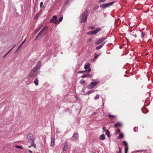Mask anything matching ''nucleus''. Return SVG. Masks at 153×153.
I'll return each mask as SVG.
<instances>
[{
	"label": "nucleus",
	"mask_w": 153,
	"mask_h": 153,
	"mask_svg": "<svg viewBox=\"0 0 153 153\" xmlns=\"http://www.w3.org/2000/svg\"><path fill=\"white\" fill-rule=\"evenodd\" d=\"M90 64L88 63L86 64L84 66V68L85 69H87L89 68L90 67Z\"/></svg>",
	"instance_id": "obj_13"
},
{
	"label": "nucleus",
	"mask_w": 153,
	"mask_h": 153,
	"mask_svg": "<svg viewBox=\"0 0 153 153\" xmlns=\"http://www.w3.org/2000/svg\"><path fill=\"white\" fill-rule=\"evenodd\" d=\"M15 147L16 148H19V149H22V147L21 146H15Z\"/></svg>",
	"instance_id": "obj_42"
},
{
	"label": "nucleus",
	"mask_w": 153,
	"mask_h": 153,
	"mask_svg": "<svg viewBox=\"0 0 153 153\" xmlns=\"http://www.w3.org/2000/svg\"><path fill=\"white\" fill-rule=\"evenodd\" d=\"M40 27H39V28H38L36 30V31L34 32V35H35L40 30Z\"/></svg>",
	"instance_id": "obj_31"
},
{
	"label": "nucleus",
	"mask_w": 153,
	"mask_h": 153,
	"mask_svg": "<svg viewBox=\"0 0 153 153\" xmlns=\"http://www.w3.org/2000/svg\"><path fill=\"white\" fill-rule=\"evenodd\" d=\"M104 43H103L102 44L99 45L97 47V48H101L104 45Z\"/></svg>",
	"instance_id": "obj_34"
},
{
	"label": "nucleus",
	"mask_w": 153,
	"mask_h": 153,
	"mask_svg": "<svg viewBox=\"0 0 153 153\" xmlns=\"http://www.w3.org/2000/svg\"><path fill=\"white\" fill-rule=\"evenodd\" d=\"M29 152H30L31 153H32V151H31V150H29Z\"/></svg>",
	"instance_id": "obj_48"
},
{
	"label": "nucleus",
	"mask_w": 153,
	"mask_h": 153,
	"mask_svg": "<svg viewBox=\"0 0 153 153\" xmlns=\"http://www.w3.org/2000/svg\"><path fill=\"white\" fill-rule=\"evenodd\" d=\"M28 141L30 142L34 141V139L33 137V135L31 134H29L27 136Z\"/></svg>",
	"instance_id": "obj_8"
},
{
	"label": "nucleus",
	"mask_w": 153,
	"mask_h": 153,
	"mask_svg": "<svg viewBox=\"0 0 153 153\" xmlns=\"http://www.w3.org/2000/svg\"><path fill=\"white\" fill-rule=\"evenodd\" d=\"M63 16H62V17L59 18L58 21L59 22V23L62 21V19H63Z\"/></svg>",
	"instance_id": "obj_37"
},
{
	"label": "nucleus",
	"mask_w": 153,
	"mask_h": 153,
	"mask_svg": "<svg viewBox=\"0 0 153 153\" xmlns=\"http://www.w3.org/2000/svg\"><path fill=\"white\" fill-rule=\"evenodd\" d=\"M100 48H96L97 49H100Z\"/></svg>",
	"instance_id": "obj_54"
},
{
	"label": "nucleus",
	"mask_w": 153,
	"mask_h": 153,
	"mask_svg": "<svg viewBox=\"0 0 153 153\" xmlns=\"http://www.w3.org/2000/svg\"><path fill=\"white\" fill-rule=\"evenodd\" d=\"M105 135L104 134H102L100 136V139L101 140H103L105 139Z\"/></svg>",
	"instance_id": "obj_18"
},
{
	"label": "nucleus",
	"mask_w": 153,
	"mask_h": 153,
	"mask_svg": "<svg viewBox=\"0 0 153 153\" xmlns=\"http://www.w3.org/2000/svg\"><path fill=\"white\" fill-rule=\"evenodd\" d=\"M48 29V28L47 27H44L35 38V40H37L42 38L44 35V33Z\"/></svg>",
	"instance_id": "obj_1"
},
{
	"label": "nucleus",
	"mask_w": 153,
	"mask_h": 153,
	"mask_svg": "<svg viewBox=\"0 0 153 153\" xmlns=\"http://www.w3.org/2000/svg\"><path fill=\"white\" fill-rule=\"evenodd\" d=\"M118 148L119 151L117 152L116 153H121L122 149L119 146H118Z\"/></svg>",
	"instance_id": "obj_29"
},
{
	"label": "nucleus",
	"mask_w": 153,
	"mask_h": 153,
	"mask_svg": "<svg viewBox=\"0 0 153 153\" xmlns=\"http://www.w3.org/2000/svg\"><path fill=\"white\" fill-rule=\"evenodd\" d=\"M108 117L111 119H112L115 117V116L112 115H108Z\"/></svg>",
	"instance_id": "obj_28"
},
{
	"label": "nucleus",
	"mask_w": 153,
	"mask_h": 153,
	"mask_svg": "<svg viewBox=\"0 0 153 153\" xmlns=\"http://www.w3.org/2000/svg\"><path fill=\"white\" fill-rule=\"evenodd\" d=\"M145 35V33L144 32H142L141 34V37H143Z\"/></svg>",
	"instance_id": "obj_41"
},
{
	"label": "nucleus",
	"mask_w": 153,
	"mask_h": 153,
	"mask_svg": "<svg viewBox=\"0 0 153 153\" xmlns=\"http://www.w3.org/2000/svg\"><path fill=\"white\" fill-rule=\"evenodd\" d=\"M41 12V11L40 10L39 12L36 14L35 19H37L39 16V15H40Z\"/></svg>",
	"instance_id": "obj_22"
},
{
	"label": "nucleus",
	"mask_w": 153,
	"mask_h": 153,
	"mask_svg": "<svg viewBox=\"0 0 153 153\" xmlns=\"http://www.w3.org/2000/svg\"><path fill=\"white\" fill-rule=\"evenodd\" d=\"M41 65V62L40 61H39L34 68L36 69V70H38L39 68V67H40Z\"/></svg>",
	"instance_id": "obj_10"
},
{
	"label": "nucleus",
	"mask_w": 153,
	"mask_h": 153,
	"mask_svg": "<svg viewBox=\"0 0 153 153\" xmlns=\"http://www.w3.org/2000/svg\"><path fill=\"white\" fill-rule=\"evenodd\" d=\"M43 4V2H41L40 3V7L41 8H42V6Z\"/></svg>",
	"instance_id": "obj_44"
},
{
	"label": "nucleus",
	"mask_w": 153,
	"mask_h": 153,
	"mask_svg": "<svg viewBox=\"0 0 153 153\" xmlns=\"http://www.w3.org/2000/svg\"><path fill=\"white\" fill-rule=\"evenodd\" d=\"M78 137V135L77 133H74L72 137L73 140H77Z\"/></svg>",
	"instance_id": "obj_9"
},
{
	"label": "nucleus",
	"mask_w": 153,
	"mask_h": 153,
	"mask_svg": "<svg viewBox=\"0 0 153 153\" xmlns=\"http://www.w3.org/2000/svg\"><path fill=\"white\" fill-rule=\"evenodd\" d=\"M102 128H103V130H104L105 131V130H106L105 128V127H103Z\"/></svg>",
	"instance_id": "obj_47"
},
{
	"label": "nucleus",
	"mask_w": 153,
	"mask_h": 153,
	"mask_svg": "<svg viewBox=\"0 0 153 153\" xmlns=\"http://www.w3.org/2000/svg\"><path fill=\"white\" fill-rule=\"evenodd\" d=\"M136 83H137V81L136 82Z\"/></svg>",
	"instance_id": "obj_55"
},
{
	"label": "nucleus",
	"mask_w": 153,
	"mask_h": 153,
	"mask_svg": "<svg viewBox=\"0 0 153 153\" xmlns=\"http://www.w3.org/2000/svg\"><path fill=\"white\" fill-rule=\"evenodd\" d=\"M123 134L121 133L119 134L118 138V139H121L123 137Z\"/></svg>",
	"instance_id": "obj_23"
},
{
	"label": "nucleus",
	"mask_w": 153,
	"mask_h": 153,
	"mask_svg": "<svg viewBox=\"0 0 153 153\" xmlns=\"http://www.w3.org/2000/svg\"><path fill=\"white\" fill-rule=\"evenodd\" d=\"M101 30V28H98L96 30L92 31H89L87 33V34L88 35H93L97 33Z\"/></svg>",
	"instance_id": "obj_5"
},
{
	"label": "nucleus",
	"mask_w": 153,
	"mask_h": 153,
	"mask_svg": "<svg viewBox=\"0 0 153 153\" xmlns=\"http://www.w3.org/2000/svg\"><path fill=\"white\" fill-rule=\"evenodd\" d=\"M99 83V82H92L88 86V88L90 89L92 88H94L96 85L98 84Z\"/></svg>",
	"instance_id": "obj_6"
},
{
	"label": "nucleus",
	"mask_w": 153,
	"mask_h": 153,
	"mask_svg": "<svg viewBox=\"0 0 153 153\" xmlns=\"http://www.w3.org/2000/svg\"><path fill=\"white\" fill-rule=\"evenodd\" d=\"M123 144L125 146V147L128 146V144L125 141H123Z\"/></svg>",
	"instance_id": "obj_32"
},
{
	"label": "nucleus",
	"mask_w": 153,
	"mask_h": 153,
	"mask_svg": "<svg viewBox=\"0 0 153 153\" xmlns=\"http://www.w3.org/2000/svg\"><path fill=\"white\" fill-rule=\"evenodd\" d=\"M105 134L108 137H109L110 136L109 131L108 130H105Z\"/></svg>",
	"instance_id": "obj_12"
},
{
	"label": "nucleus",
	"mask_w": 153,
	"mask_h": 153,
	"mask_svg": "<svg viewBox=\"0 0 153 153\" xmlns=\"http://www.w3.org/2000/svg\"><path fill=\"white\" fill-rule=\"evenodd\" d=\"M15 46H14L13 47V48H14Z\"/></svg>",
	"instance_id": "obj_56"
},
{
	"label": "nucleus",
	"mask_w": 153,
	"mask_h": 153,
	"mask_svg": "<svg viewBox=\"0 0 153 153\" xmlns=\"http://www.w3.org/2000/svg\"><path fill=\"white\" fill-rule=\"evenodd\" d=\"M121 126V124L120 123H117L114 125L115 127L116 128H118V127H120Z\"/></svg>",
	"instance_id": "obj_15"
},
{
	"label": "nucleus",
	"mask_w": 153,
	"mask_h": 153,
	"mask_svg": "<svg viewBox=\"0 0 153 153\" xmlns=\"http://www.w3.org/2000/svg\"><path fill=\"white\" fill-rule=\"evenodd\" d=\"M91 38H89L88 40V42H91Z\"/></svg>",
	"instance_id": "obj_45"
},
{
	"label": "nucleus",
	"mask_w": 153,
	"mask_h": 153,
	"mask_svg": "<svg viewBox=\"0 0 153 153\" xmlns=\"http://www.w3.org/2000/svg\"><path fill=\"white\" fill-rule=\"evenodd\" d=\"M106 4H101L100 5V7L102 8H105L107 7Z\"/></svg>",
	"instance_id": "obj_21"
},
{
	"label": "nucleus",
	"mask_w": 153,
	"mask_h": 153,
	"mask_svg": "<svg viewBox=\"0 0 153 153\" xmlns=\"http://www.w3.org/2000/svg\"><path fill=\"white\" fill-rule=\"evenodd\" d=\"M34 82L36 85H38L39 80L37 78H36Z\"/></svg>",
	"instance_id": "obj_19"
},
{
	"label": "nucleus",
	"mask_w": 153,
	"mask_h": 153,
	"mask_svg": "<svg viewBox=\"0 0 153 153\" xmlns=\"http://www.w3.org/2000/svg\"><path fill=\"white\" fill-rule=\"evenodd\" d=\"M49 22L50 23H53L56 25L59 24V22L57 19V16L55 15L53 16L52 18L50 20Z\"/></svg>",
	"instance_id": "obj_4"
},
{
	"label": "nucleus",
	"mask_w": 153,
	"mask_h": 153,
	"mask_svg": "<svg viewBox=\"0 0 153 153\" xmlns=\"http://www.w3.org/2000/svg\"><path fill=\"white\" fill-rule=\"evenodd\" d=\"M137 37V36L136 35H134V37Z\"/></svg>",
	"instance_id": "obj_51"
},
{
	"label": "nucleus",
	"mask_w": 153,
	"mask_h": 153,
	"mask_svg": "<svg viewBox=\"0 0 153 153\" xmlns=\"http://www.w3.org/2000/svg\"><path fill=\"white\" fill-rule=\"evenodd\" d=\"M88 76L89 77H91V76L89 74H85L81 76V77L82 78H84L85 77Z\"/></svg>",
	"instance_id": "obj_20"
},
{
	"label": "nucleus",
	"mask_w": 153,
	"mask_h": 153,
	"mask_svg": "<svg viewBox=\"0 0 153 153\" xmlns=\"http://www.w3.org/2000/svg\"><path fill=\"white\" fill-rule=\"evenodd\" d=\"M114 3V2H111L108 3L107 4H106V6L107 7H109V6H111Z\"/></svg>",
	"instance_id": "obj_17"
},
{
	"label": "nucleus",
	"mask_w": 153,
	"mask_h": 153,
	"mask_svg": "<svg viewBox=\"0 0 153 153\" xmlns=\"http://www.w3.org/2000/svg\"><path fill=\"white\" fill-rule=\"evenodd\" d=\"M70 0H67L65 4L66 5L70 3Z\"/></svg>",
	"instance_id": "obj_38"
},
{
	"label": "nucleus",
	"mask_w": 153,
	"mask_h": 153,
	"mask_svg": "<svg viewBox=\"0 0 153 153\" xmlns=\"http://www.w3.org/2000/svg\"><path fill=\"white\" fill-rule=\"evenodd\" d=\"M31 142L32 143L31 145L29 146V147L30 148L32 146L34 147V148H36V145L35 143H34V141Z\"/></svg>",
	"instance_id": "obj_16"
},
{
	"label": "nucleus",
	"mask_w": 153,
	"mask_h": 153,
	"mask_svg": "<svg viewBox=\"0 0 153 153\" xmlns=\"http://www.w3.org/2000/svg\"><path fill=\"white\" fill-rule=\"evenodd\" d=\"M68 146V145L67 143H65V145L63 148V152H64L66 151V150L67 149Z\"/></svg>",
	"instance_id": "obj_11"
},
{
	"label": "nucleus",
	"mask_w": 153,
	"mask_h": 153,
	"mask_svg": "<svg viewBox=\"0 0 153 153\" xmlns=\"http://www.w3.org/2000/svg\"><path fill=\"white\" fill-rule=\"evenodd\" d=\"M86 73V70L85 71H79L78 72V73H79V74H81V73Z\"/></svg>",
	"instance_id": "obj_36"
},
{
	"label": "nucleus",
	"mask_w": 153,
	"mask_h": 153,
	"mask_svg": "<svg viewBox=\"0 0 153 153\" xmlns=\"http://www.w3.org/2000/svg\"><path fill=\"white\" fill-rule=\"evenodd\" d=\"M90 91H88V92H88V94H89V93H90Z\"/></svg>",
	"instance_id": "obj_50"
},
{
	"label": "nucleus",
	"mask_w": 153,
	"mask_h": 153,
	"mask_svg": "<svg viewBox=\"0 0 153 153\" xmlns=\"http://www.w3.org/2000/svg\"><path fill=\"white\" fill-rule=\"evenodd\" d=\"M37 70L34 68L33 70L31 71L29 74V77L30 78L34 77L37 74Z\"/></svg>",
	"instance_id": "obj_3"
},
{
	"label": "nucleus",
	"mask_w": 153,
	"mask_h": 153,
	"mask_svg": "<svg viewBox=\"0 0 153 153\" xmlns=\"http://www.w3.org/2000/svg\"><path fill=\"white\" fill-rule=\"evenodd\" d=\"M120 129H118L117 130V132H116V134H118L119 132H120Z\"/></svg>",
	"instance_id": "obj_43"
},
{
	"label": "nucleus",
	"mask_w": 153,
	"mask_h": 153,
	"mask_svg": "<svg viewBox=\"0 0 153 153\" xmlns=\"http://www.w3.org/2000/svg\"><path fill=\"white\" fill-rule=\"evenodd\" d=\"M79 83L81 84L82 85L85 83V81L83 79H81L80 80Z\"/></svg>",
	"instance_id": "obj_30"
},
{
	"label": "nucleus",
	"mask_w": 153,
	"mask_h": 153,
	"mask_svg": "<svg viewBox=\"0 0 153 153\" xmlns=\"http://www.w3.org/2000/svg\"><path fill=\"white\" fill-rule=\"evenodd\" d=\"M131 50L132 51H133V48H131Z\"/></svg>",
	"instance_id": "obj_52"
},
{
	"label": "nucleus",
	"mask_w": 153,
	"mask_h": 153,
	"mask_svg": "<svg viewBox=\"0 0 153 153\" xmlns=\"http://www.w3.org/2000/svg\"><path fill=\"white\" fill-rule=\"evenodd\" d=\"M106 38H107L106 37H103L102 38H101L100 39H99V40L95 42V45H99L105 41Z\"/></svg>",
	"instance_id": "obj_7"
},
{
	"label": "nucleus",
	"mask_w": 153,
	"mask_h": 153,
	"mask_svg": "<svg viewBox=\"0 0 153 153\" xmlns=\"http://www.w3.org/2000/svg\"><path fill=\"white\" fill-rule=\"evenodd\" d=\"M100 97V95L99 94H97L94 98L95 100H97L99 99Z\"/></svg>",
	"instance_id": "obj_26"
},
{
	"label": "nucleus",
	"mask_w": 153,
	"mask_h": 153,
	"mask_svg": "<svg viewBox=\"0 0 153 153\" xmlns=\"http://www.w3.org/2000/svg\"><path fill=\"white\" fill-rule=\"evenodd\" d=\"M55 142V140L52 137L51 140V145L53 146L54 145V142Z\"/></svg>",
	"instance_id": "obj_14"
},
{
	"label": "nucleus",
	"mask_w": 153,
	"mask_h": 153,
	"mask_svg": "<svg viewBox=\"0 0 153 153\" xmlns=\"http://www.w3.org/2000/svg\"><path fill=\"white\" fill-rule=\"evenodd\" d=\"M100 53H99L98 55L96 54V55L94 56V59H97V58L100 55Z\"/></svg>",
	"instance_id": "obj_27"
},
{
	"label": "nucleus",
	"mask_w": 153,
	"mask_h": 153,
	"mask_svg": "<svg viewBox=\"0 0 153 153\" xmlns=\"http://www.w3.org/2000/svg\"><path fill=\"white\" fill-rule=\"evenodd\" d=\"M13 48H11L6 54L4 55L3 57V58H4L6 56H7L12 51Z\"/></svg>",
	"instance_id": "obj_25"
},
{
	"label": "nucleus",
	"mask_w": 153,
	"mask_h": 153,
	"mask_svg": "<svg viewBox=\"0 0 153 153\" xmlns=\"http://www.w3.org/2000/svg\"><path fill=\"white\" fill-rule=\"evenodd\" d=\"M19 48H17V49L15 51L14 53H16V52L18 51Z\"/></svg>",
	"instance_id": "obj_46"
},
{
	"label": "nucleus",
	"mask_w": 153,
	"mask_h": 153,
	"mask_svg": "<svg viewBox=\"0 0 153 153\" xmlns=\"http://www.w3.org/2000/svg\"><path fill=\"white\" fill-rule=\"evenodd\" d=\"M89 13V11L86 10L82 14L81 18L80 21V23L84 22L86 21Z\"/></svg>",
	"instance_id": "obj_2"
},
{
	"label": "nucleus",
	"mask_w": 153,
	"mask_h": 153,
	"mask_svg": "<svg viewBox=\"0 0 153 153\" xmlns=\"http://www.w3.org/2000/svg\"><path fill=\"white\" fill-rule=\"evenodd\" d=\"M88 27L89 29L92 30H93L95 28V27L94 26H89Z\"/></svg>",
	"instance_id": "obj_39"
},
{
	"label": "nucleus",
	"mask_w": 153,
	"mask_h": 153,
	"mask_svg": "<svg viewBox=\"0 0 153 153\" xmlns=\"http://www.w3.org/2000/svg\"><path fill=\"white\" fill-rule=\"evenodd\" d=\"M25 40L23 41L22 42V43L18 47V48H21V47H22V45H23L24 44V43H25Z\"/></svg>",
	"instance_id": "obj_33"
},
{
	"label": "nucleus",
	"mask_w": 153,
	"mask_h": 153,
	"mask_svg": "<svg viewBox=\"0 0 153 153\" xmlns=\"http://www.w3.org/2000/svg\"><path fill=\"white\" fill-rule=\"evenodd\" d=\"M104 43H103L102 44L99 45L97 47V48H101L104 45Z\"/></svg>",
	"instance_id": "obj_35"
},
{
	"label": "nucleus",
	"mask_w": 153,
	"mask_h": 153,
	"mask_svg": "<svg viewBox=\"0 0 153 153\" xmlns=\"http://www.w3.org/2000/svg\"><path fill=\"white\" fill-rule=\"evenodd\" d=\"M149 53L148 52V53H146V55H147Z\"/></svg>",
	"instance_id": "obj_49"
},
{
	"label": "nucleus",
	"mask_w": 153,
	"mask_h": 153,
	"mask_svg": "<svg viewBox=\"0 0 153 153\" xmlns=\"http://www.w3.org/2000/svg\"><path fill=\"white\" fill-rule=\"evenodd\" d=\"M91 71V68H89L88 70H86V73H89Z\"/></svg>",
	"instance_id": "obj_40"
},
{
	"label": "nucleus",
	"mask_w": 153,
	"mask_h": 153,
	"mask_svg": "<svg viewBox=\"0 0 153 153\" xmlns=\"http://www.w3.org/2000/svg\"><path fill=\"white\" fill-rule=\"evenodd\" d=\"M125 153H128V146L125 147Z\"/></svg>",
	"instance_id": "obj_24"
},
{
	"label": "nucleus",
	"mask_w": 153,
	"mask_h": 153,
	"mask_svg": "<svg viewBox=\"0 0 153 153\" xmlns=\"http://www.w3.org/2000/svg\"><path fill=\"white\" fill-rule=\"evenodd\" d=\"M134 73H135V72H136V71H134ZM136 74H135V73H134V75Z\"/></svg>",
	"instance_id": "obj_53"
}]
</instances>
